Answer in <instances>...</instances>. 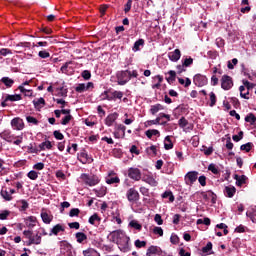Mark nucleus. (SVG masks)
Instances as JSON below:
<instances>
[{
    "label": "nucleus",
    "mask_w": 256,
    "mask_h": 256,
    "mask_svg": "<svg viewBox=\"0 0 256 256\" xmlns=\"http://www.w3.org/2000/svg\"><path fill=\"white\" fill-rule=\"evenodd\" d=\"M139 72L137 70H121L116 73L118 85H127L132 79H137Z\"/></svg>",
    "instance_id": "1"
},
{
    "label": "nucleus",
    "mask_w": 256,
    "mask_h": 256,
    "mask_svg": "<svg viewBox=\"0 0 256 256\" xmlns=\"http://www.w3.org/2000/svg\"><path fill=\"white\" fill-rule=\"evenodd\" d=\"M23 235L28 239L26 245L29 247L31 245H41L42 237L39 234H34L33 231L24 230Z\"/></svg>",
    "instance_id": "2"
},
{
    "label": "nucleus",
    "mask_w": 256,
    "mask_h": 256,
    "mask_svg": "<svg viewBox=\"0 0 256 256\" xmlns=\"http://www.w3.org/2000/svg\"><path fill=\"white\" fill-rule=\"evenodd\" d=\"M80 179L88 187H95V185H99V183H101V178H99V176L93 175V174L83 173V174H81Z\"/></svg>",
    "instance_id": "3"
},
{
    "label": "nucleus",
    "mask_w": 256,
    "mask_h": 256,
    "mask_svg": "<svg viewBox=\"0 0 256 256\" xmlns=\"http://www.w3.org/2000/svg\"><path fill=\"white\" fill-rule=\"evenodd\" d=\"M130 241L131 238L126 235L125 238H122L116 245H118V249H120L122 253H129V251H131Z\"/></svg>",
    "instance_id": "4"
},
{
    "label": "nucleus",
    "mask_w": 256,
    "mask_h": 256,
    "mask_svg": "<svg viewBox=\"0 0 256 256\" xmlns=\"http://www.w3.org/2000/svg\"><path fill=\"white\" fill-rule=\"evenodd\" d=\"M197 179H199V172L197 171L187 172L184 176V181L189 187H193V184L197 181Z\"/></svg>",
    "instance_id": "5"
},
{
    "label": "nucleus",
    "mask_w": 256,
    "mask_h": 256,
    "mask_svg": "<svg viewBox=\"0 0 256 256\" xmlns=\"http://www.w3.org/2000/svg\"><path fill=\"white\" fill-rule=\"evenodd\" d=\"M126 199H128L129 203L132 205L137 203L140 199L139 191H137L135 188H130L126 192Z\"/></svg>",
    "instance_id": "6"
},
{
    "label": "nucleus",
    "mask_w": 256,
    "mask_h": 256,
    "mask_svg": "<svg viewBox=\"0 0 256 256\" xmlns=\"http://www.w3.org/2000/svg\"><path fill=\"white\" fill-rule=\"evenodd\" d=\"M107 185H119L121 183V179L117 176L115 171L108 172V175L105 178Z\"/></svg>",
    "instance_id": "7"
},
{
    "label": "nucleus",
    "mask_w": 256,
    "mask_h": 256,
    "mask_svg": "<svg viewBox=\"0 0 256 256\" xmlns=\"http://www.w3.org/2000/svg\"><path fill=\"white\" fill-rule=\"evenodd\" d=\"M221 88L224 89V91H229L233 88V78L229 75H223L221 78Z\"/></svg>",
    "instance_id": "8"
},
{
    "label": "nucleus",
    "mask_w": 256,
    "mask_h": 256,
    "mask_svg": "<svg viewBox=\"0 0 256 256\" xmlns=\"http://www.w3.org/2000/svg\"><path fill=\"white\" fill-rule=\"evenodd\" d=\"M127 236L125 231L123 230H114L110 233V237L112 239L113 243H116V245Z\"/></svg>",
    "instance_id": "9"
},
{
    "label": "nucleus",
    "mask_w": 256,
    "mask_h": 256,
    "mask_svg": "<svg viewBox=\"0 0 256 256\" xmlns=\"http://www.w3.org/2000/svg\"><path fill=\"white\" fill-rule=\"evenodd\" d=\"M193 83L196 87H205L208 83L207 76L203 74H196L193 78Z\"/></svg>",
    "instance_id": "10"
},
{
    "label": "nucleus",
    "mask_w": 256,
    "mask_h": 256,
    "mask_svg": "<svg viewBox=\"0 0 256 256\" xmlns=\"http://www.w3.org/2000/svg\"><path fill=\"white\" fill-rule=\"evenodd\" d=\"M128 177L133 181H141V170L139 168H129Z\"/></svg>",
    "instance_id": "11"
},
{
    "label": "nucleus",
    "mask_w": 256,
    "mask_h": 256,
    "mask_svg": "<svg viewBox=\"0 0 256 256\" xmlns=\"http://www.w3.org/2000/svg\"><path fill=\"white\" fill-rule=\"evenodd\" d=\"M127 127L123 124H119L116 126V131L113 132L115 139H125V131Z\"/></svg>",
    "instance_id": "12"
},
{
    "label": "nucleus",
    "mask_w": 256,
    "mask_h": 256,
    "mask_svg": "<svg viewBox=\"0 0 256 256\" xmlns=\"http://www.w3.org/2000/svg\"><path fill=\"white\" fill-rule=\"evenodd\" d=\"M179 127L185 131V133H189V131H193V125L189 124V121L185 117H181L178 121Z\"/></svg>",
    "instance_id": "13"
},
{
    "label": "nucleus",
    "mask_w": 256,
    "mask_h": 256,
    "mask_svg": "<svg viewBox=\"0 0 256 256\" xmlns=\"http://www.w3.org/2000/svg\"><path fill=\"white\" fill-rule=\"evenodd\" d=\"M78 161L83 165H87V163H93V157L89 156L85 151L78 154Z\"/></svg>",
    "instance_id": "14"
},
{
    "label": "nucleus",
    "mask_w": 256,
    "mask_h": 256,
    "mask_svg": "<svg viewBox=\"0 0 256 256\" xmlns=\"http://www.w3.org/2000/svg\"><path fill=\"white\" fill-rule=\"evenodd\" d=\"M40 217L43 223H45L46 225H50L51 221H53V214H51L50 212H47V210L45 209H42Z\"/></svg>",
    "instance_id": "15"
},
{
    "label": "nucleus",
    "mask_w": 256,
    "mask_h": 256,
    "mask_svg": "<svg viewBox=\"0 0 256 256\" xmlns=\"http://www.w3.org/2000/svg\"><path fill=\"white\" fill-rule=\"evenodd\" d=\"M11 125H12L13 129H16L17 131H21L25 127V123H23V119H21V118L12 119Z\"/></svg>",
    "instance_id": "16"
},
{
    "label": "nucleus",
    "mask_w": 256,
    "mask_h": 256,
    "mask_svg": "<svg viewBox=\"0 0 256 256\" xmlns=\"http://www.w3.org/2000/svg\"><path fill=\"white\" fill-rule=\"evenodd\" d=\"M118 118L119 114L116 112L109 114L105 119V125H107V127H113V123H115Z\"/></svg>",
    "instance_id": "17"
},
{
    "label": "nucleus",
    "mask_w": 256,
    "mask_h": 256,
    "mask_svg": "<svg viewBox=\"0 0 256 256\" xmlns=\"http://www.w3.org/2000/svg\"><path fill=\"white\" fill-rule=\"evenodd\" d=\"M168 59H170V61H173V63H177V61L181 59V50L175 49L174 51L169 52Z\"/></svg>",
    "instance_id": "18"
},
{
    "label": "nucleus",
    "mask_w": 256,
    "mask_h": 256,
    "mask_svg": "<svg viewBox=\"0 0 256 256\" xmlns=\"http://www.w3.org/2000/svg\"><path fill=\"white\" fill-rule=\"evenodd\" d=\"M146 256H161V248L158 246H150L146 251Z\"/></svg>",
    "instance_id": "19"
},
{
    "label": "nucleus",
    "mask_w": 256,
    "mask_h": 256,
    "mask_svg": "<svg viewBox=\"0 0 256 256\" xmlns=\"http://www.w3.org/2000/svg\"><path fill=\"white\" fill-rule=\"evenodd\" d=\"M72 249H73V247L71 246V244H69L67 242H63L60 245V251H61L62 255H66V256L71 255V250Z\"/></svg>",
    "instance_id": "20"
},
{
    "label": "nucleus",
    "mask_w": 256,
    "mask_h": 256,
    "mask_svg": "<svg viewBox=\"0 0 256 256\" xmlns=\"http://www.w3.org/2000/svg\"><path fill=\"white\" fill-rule=\"evenodd\" d=\"M25 225L26 227H29V229H33V227H35V225H37V217L35 216H29L27 218H25Z\"/></svg>",
    "instance_id": "21"
},
{
    "label": "nucleus",
    "mask_w": 256,
    "mask_h": 256,
    "mask_svg": "<svg viewBox=\"0 0 256 256\" xmlns=\"http://www.w3.org/2000/svg\"><path fill=\"white\" fill-rule=\"evenodd\" d=\"M236 191L237 189L235 188V186H226L224 188V195L231 199L232 197H234Z\"/></svg>",
    "instance_id": "22"
},
{
    "label": "nucleus",
    "mask_w": 256,
    "mask_h": 256,
    "mask_svg": "<svg viewBox=\"0 0 256 256\" xmlns=\"http://www.w3.org/2000/svg\"><path fill=\"white\" fill-rule=\"evenodd\" d=\"M65 231V227L61 224H56L50 231L49 236L51 235H59V233Z\"/></svg>",
    "instance_id": "23"
},
{
    "label": "nucleus",
    "mask_w": 256,
    "mask_h": 256,
    "mask_svg": "<svg viewBox=\"0 0 256 256\" xmlns=\"http://www.w3.org/2000/svg\"><path fill=\"white\" fill-rule=\"evenodd\" d=\"M55 90L57 97H67V93H69V90L65 86L56 87Z\"/></svg>",
    "instance_id": "24"
},
{
    "label": "nucleus",
    "mask_w": 256,
    "mask_h": 256,
    "mask_svg": "<svg viewBox=\"0 0 256 256\" xmlns=\"http://www.w3.org/2000/svg\"><path fill=\"white\" fill-rule=\"evenodd\" d=\"M33 105L35 109H37V111H40L41 109H43V107H45V99L44 98L35 99L33 100Z\"/></svg>",
    "instance_id": "25"
},
{
    "label": "nucleus",
    "mask_w": 256,
    "mask_h": 256,
    "mask_svg": "<svg viewBox=\"0 0 256 256\" xmlns=\"http://www.w3.org/2000/svg\"><path fill=\"white\" fill-rule=\"evenodd\" d=\"M143 181L145 183H148V185H151V187H157L158 185L157 180H155L154 177L151 175L144 176Z\"/></svg>",
    "instance_id": "26"
},
{
    "label": "nucleus",
    "mask_w": 256,
    "mask_h": 256,
    "mask_svg": "<svg viewBox=\"0 0 256 256\" xmlns=\"http://www.w3.org/2000/svg\"><path fill=\"white\" fill-rule=\"evenodd\" d=\"M17 49L21 48L22 50L17 51V53H21L22 51H27L31 49V42H20L16 45Z\"/></svg>",
    "instance_id": "27"
},
{
    "label": "nucleus",
    "mask_w": 256,
    "mask_h": 256,
    "mask_svg": "<svg viewBox=\"0 0 256 256\" xmlns=\"http://www.w3.org/2000/svg\"><path fill=\"white\" fill-rule=\"evenodd\" d=\"M246 217H249L252 223H256V206L246 212Z\"/></svg>",
    "instance_id": "28"
},
{
    "label": "nucleus",
    "mask_w": 256,
    "mask_h": 256,
    "mask_svg": "<svg viewBox=\"0 0 256 256\" xmlns=\"http://www.w3.org/2000/svg\"><path fill=\"white\" fill-rule=\"evenodd\" d=\"M163 109H165V107L161 104H155L152 105L150 108V113L151 115H157V113H159V111H163Z\"/></svg>",
    "instance_id": "29"
},
{
    "label": "nucleus",
    "mask_w": 256,
    "mask_h": 256,
    "mask_svg": "<svg viewBox=\"0 0 256 256\" xmlns=\"http://www.w3.org/2000/svg\"><path fill=\"white\" fill-rule=\"evenodd\" d=\"M145 135L148 137V139H152L153 136L160 137L161 132H159L157 129H150L145 132Z\"/></svg>",
    "instance_id": "30"
},
{
    "label": "nucleus",
    "mask_w": 256,
    "mask_h": 256,
    "mask_svg": "<svg viewBox=\"0 0 256 256\" xmlns=\"http://www.w3.org/2000/svg\"><path fill=\"white\" fill-rule=\"evenodd\" d=\"M93 191L96 197H105V195H107V188L105 186H102L99 189H94Z\"/></svg>",
    "instance_id": "31"
},
{
    "label": "nucleus",
    "mask_w": 256,
    "mask_h": 256,
    "mask_svg": "<svg viewBox=\"0 0 256 256\" xmlns=\"http://www.w3.org/2000/svg\"><path fill=\"white\" fill-rule=\"evenodd\" d=\"M234 179L236 180V185L238 187H241V185H245V182L247 181V176H245V175H242V176L235 175Z\"/></svg>",
    "instance_id": "32"
},
{
    "label": "nucleus",
    "mask_w": 256,
    "mask_h": 256,
    "mask_svg": "<svg viewBox=\"0 0 256 256\" xmlns=\"http://www.w3.org/2000/svg\"><path fill=\"white\" fill-rule=\"evenodd\" d=\"M143 45H145V40L139 39L134 43L132 51H134V53H137V51H141V47H143Z\"/></svg>",
    "instance_id": "33"
},
{
    "label": "nucleus",
    "mask_w": 256,
    "mask_h": 256,
    "mask_svg": "<svg viewBox=\"0 0 256 256\" xmlns=\"http://www.w3.org/2000/svg\"><path fill=\"white\" fill-rule=\"evenodd\" d=\"M83 256H101L97 250L94 248H88L86 250H83Z\"/></svg>",
    "instance_id": "34"
},
{
    "label": "nucleus",
    "mask_w": 256,
    "mask_h": 256,
    "mask_svg": "<svg viewBox=\"0 0 256 256\" xmlns=\"http://www.w3.org/2000/svg\"><path fill=\"white\" fill-rule=\"evenodd\" d=\"M20 92L24 94L25 97H33V90L23 87V85L18 86Z\"/></svg>",
    "instance_id": "35"
},
{
    "label": "nucleus",
    "mask_w": 256,
    "mask_h": 256,
    "mask_svg": "<svg viewBox=\"0 0 256 256\" xmlns=\"http://www.w3.org/2000/svg\"><path fill=\"white\" fill-rule=\"evenodd\" d=\"M100 222L101 218L97 214H93L88 220V223H90V225H99Z\"/></svg>",
    "instance_id": "36"
},
{
    "label": "nucleus",
    "mask_w": 256,
    "mask_h": 256,
    "mask_svg": "<svg viewBox=\"0 0 256 256\" xmlns=\"http://www.w3.org/2000/svg\"><path fill=\"white\" fill-rule=\"evenodd\" d=\"M21 99H22L21 94H14V95L7 94L5 97V101H11V102L21 101Z\"/></svg>",
    "instance_id": "37"
},
{
    "label": "nucleus",
    "mask_w": 256,
    "mask_h": 256,
    "mask_svg": "<svg viewBox=\"0 0 256 256\" xmlns=\"http://www.w3.org/2000/svg\"><path fill=\"white\" fill-rule=\"evenodd\" d=\"M1 83H4L5 87L11 88V87H13L15 81L9 77H2Z\"/></svg>",
    "instance_id": "38"
},
{
    "label": "nucleus",
    "mask_w": 256,
    "mask_h": 256,
    "mask_svg": "<svg viewBox=\"0 0 256 256\" xmlns=\"http://www.w3.org/2000/svg\"><path fill=\"white\" fill-rule=\"evenodd\" d=\"M0 195L4 201H13V196H11L10 192L7 190L2 189Z\"/></svg>",
    "instance_id": "39"
},
{
    "label": "nucleus",
    "mask_w": 256,
    "mask_h": 256,
    "mask_svg": "<svg viewBox=\"0 0 256 256\" xmlns=\"http://www.w3.org/2000/svg\"><path fill=\"white\" fill-rule=\"evenodd\" d=\"M77 243H83V241H87V236L83 232H77L75 234Z\"/></svg>",
    "instance_id": "40"
},
{
    "label": "nucleus",
    "mask_w": 256,
    "mask_h": 256,
    "mask_svg": "<svg viewBox=\"0 0 256 256\" xmlns=\"http://www.w3.org/2000/svg\"><path fill=\"white\" fill-rule=\"evenodd\" d=\"M162 199H169L170 203H173V201H175V196L173 195V192L165 191L162 194Z\"/></svg>",
    "instance_id": "41"
},
{
    "label": "nucleus",
    "mask_w": 256,
    "mask_h": 256,
    "mask_svg": "<svg viewBox=\"0 0 256 256\" xmlns=\"http://www.w3.org/2000/svg\"><path fill=\"white\" fill-rule=\"evenodd\" d=\"M52 147H53V145L51 144V141H49V140L39 144L40 151H45V149H52Z\"/></svg>",
    "instance_id": "42"
},
{
    "label": "nucleus",
    "mask_w": 256,
    "mask_h": 256,
    "mask_svg": "<svg viewBox=\"0 0 256 256\" xmlns=\"http://www.w3.org/2000/svg\"><path fill=\"white\" fill-rule=\"evenodd\" d=\"M169 77L166 78V81L171 85L177 77V73L174 70L168 72Z\"/></svg>",
    "instance_id": "43"
},
{
    "label": "nucleus",
    "mask_w": 256,
    "mask_h": 256,
    "mask_svg": "<svg viewBox=\"0 0 256 256\" xmlns=\"http://www.w3.org/2000/svg\"><path fill=\"white\" fill-rule=\"evenodd\" d=\"M164 141V148L167 151H169V149H173V142L171 141V136H166Z\"/></svg>",
    "instance_id": "44"
},
{
    "label": "nucleus",
    "mask_w": 256,
    "mask_h": 256,
    "mask_svg": "<svg viewBox=\"0 0 256 256\" xmlns=\"http://www.w3.org/2000/svg\"><path fill=\"white\" fill-rule=\"evenodd\" d=\"M27 178L31 179V181H37V179L39 178V172L31 170L27 173Z\"/></svg>",
    "instance_id": "45"
},
{
    "label": "nucleus",
    "mask_w": 256,
    "mask_h": 256,
    "mask_svg": "<svg viewBox=\"0 0 256 256\" xmlns=\"http://www.w3.org/2000/svg\"><path fill=\"white\" fill-rule=\"evenodd\" d=\"M239 91L240 97H242V99H249V90H246L245 86H240Z\"/></svg>",
    "instance_id": "46"
},
{
    "label": "nucleus",
    "mask_w": 256,
    "mask_h": 256,
    "mask_svg": "<svg viewBox=\"0 0 256 256\" xmlns=\"http://www.w3.org/2000/svg\"><path fill=\"white\" fill-rule=\"evenodd\" d=\"M246 123H250V125H255L256 123V117L253 113H250L245 117Z\"/></svg>",
    "instance_id": "47"
},
{
    "label": "nucleus",
    "mask_w": 256,
    "mask_h": 256,
    "mask_svg": "<svg viewBox=\"0 0 256 256\" xmlns=\"http://www.w3.org/2000/svg\"><path fill=\"white\" fill-rule=\"evenodd\" d=\"M129 226L136 229V231H141V229H143V226H141L137 220L130 221Z\"/></svg>",
    "instance_id": "48"
},
{
    "label": "nucleus",
    "mask_w": 256,
    "mask_h": 256,
    "mask_svg": "<svg viewBox=\"0 0 256 256\" xmlns=\"http://www.w3.org/2000/svg\"><path fill=\"white\" fill-rule=\"evenodd\" d=\"M208 171H211V173H213L214 175H219L220 173L219 167L215 164H210L208 166Z\"/></svg>",
    "instance_id": "49"
},
{
    "label": "nucleus",
    "mask_w": 256,
    "mask_h": 256,
    "mask_svg": "<svg viewBox=\"0 0 256 256\" xmlns=\"http://www.w3.org/2000/svg\"><path fill=\"white\" fill-rule=\"evenodd\" d=\"M241 151H246V153H249V151H251V149H253V143L248 142L246 144L241 145L240 147Z\"/></svg>",
    "instance_id": "50"
},
{
    "label": "nucleus",
    "mask_w": 256,
    "mask_h": 256,
    "mask_svg": "<svg viewBox=\"0 0 256 256\" xmlns=\"http://www.w3.org/2000/svg\"><path fill=\"white\" fill-rule=\"evenodd\" d=\"M147 155H157V146L152 145L148 148H146Z\"/></svg>",
    "instance_id": "51"
},
{
    "label": "nucleus",
    "mask_w": 256,
    "mask_h": 256,
    "mask_svg": "<svg viewBox=\"0 0 256 256\" xmlns=\"http://www.w3.org/2000/svg\"><path fill=\"white\" fill-rule=\"evenodd\" d=\"M85 91H87V88L85 86V83H80L78 84V86H76L75 88V92L76 93H85Z\"/></svg>",
    "instance_id": "52"
},
{
    "label": "nucleus",
    "mask_w": 256,
    "mask_h": 256,
    "mask_svg": "<svg viewBox=\"0 0 256 256\" xmlns=\"http://www.w3.org/2000/svg\"><path fill=\"white\" fill-rule=\"evenodd\" d=\"M26 121L27 123H30V125H39V120L33 116H27Z\"/></svg>",
    "instance_id": "53"
},
{
    "label": "nucleus",
    "mask_w": 256,
    "mask_h": 256,
    "mask_svg": "<svg viewBox=\"0 0 256 256\" xmlns=\"http://www.w3.org/2000/svg\"><path fill=\"white\" fill-rule=\"evenodd\" d=\"M0 55H2V57H7V55H13V51L9 48H1Z\"/></svg>",
    "instance_id": "54"
},
{
    "label": "nucleus",
    "mask_w": 256,
    "mask_h": 256,
    "mask_svg": "<svg viewBox=\"0 0 256 256\" xmlns=\"http://www.w3.org/2000/svg\"><path fill=\"white\" fill-rule=\"evenodd\" d=\"M242 83H243V85H244V86H243L244 89H246V90H248V91H251V89H253V87H255V84L249 82L248 80H243Z\"/></svg>",
    "instance_id": "55"
},
{
    "label": "nucleus",
    "mask_w": 256,
    "mask_h": 256,
    "mask_svg": "<svg viewBox=\"0 0 256 256\" xmlns=\"http://www.w3.org/2000/svg\"><path fill=\"white\" fill-rule=\"evenodd\" d=\"M216 103H217V96L215 95L214 92H211L210 93V104H209L210 107H215Z\"/></svg>",
    "instance_id": "56"
},
{
    "label": "nucleus",
    "mask_w": 256,
    "mask_h": 256,
    "mask_svg": "<svg viewBox=\"0 0 256 256\" xmlns=\"http://www.w3.org/2000/svg\"><path fill=\"white\" fill-rule=\"evenodd\" d=\"M134 245H135V247H137V249H141L143 247H147V242L146 241H141V240L137 239L134 242Z\"/></svg>",
    "instance_id": "57"
},
{
    "label": "nucleus",
    "mask_w": 256,
    "mask_h": 256,
    "mask_svg": "<svg viewBox=\"0 0 256 256\" xmlns=\"http://www.w3.org/2000/svg\"><path fill=\"white\" fill-rule=\"evenodd\" d=\"M53 135H54L55 139H57L58 141H63V139H65V136L59 130H55L53 132Z\"/></svg>",
    "instance_id": "58"
},
{
    "label": "nucleus",
    "mask_w": 256,
    "mask_h": 256,
    "mask_svg": "<svg viewBox=\"0 0 256 256\" xmlns=\"http://www.w3.org/2000/svg\"><path fill=\"white\" fill-rule=\"evenodd\" d=\"M159 118H156L154 120H148L145 122V127H151V125H159Z\"/></svg>",
    "instance_id": "59"
},
{
    "label": "nucleus",
    "mask_w": 256,
    "mask_h": 256,
    "mask_svg": "<svg viewBox=\"0 0 256 256\" xmlns=\"http://www.w3.org/2000/svg\"><path fill=\"white\" fill-rule=\"evenodd\" d=\"M81 77H83V79H85V81H89V79H91V71L89 70H84L81 73Z\"/></svg>",
    "instance_id": "60"
},
{
    "label": "nucleus",
    "mask_w": 256,
    "mask_h": 256,
    "mask_svg": "<svg viewBox=\"0 0 256 256\" xmlns=\"http://www.w3.org/2000/svg\"><path fill=\"white\" fill-rule=\"evenodd\" d=\"M79 213H81V210H79V208H73L70 210L69 215L70 217H79Z\"/></svg>",
    "instance_id": "61"
},
{
    "label": "nucleus",
    "mask_w": 256,
    "mask_h": 256,
    "mask_svg": "<svg viewBox=\"0 0 256 256\" xmlns=\"http://www.w3.org/2000/svg\"><path fill=\"white\" fill-rule=\"evenodd\" d=\"M19 203H21L20 211H27L29 209V203L26 200H20Z\"/></svg>",
    "instance_id": "62"
},
{
    "label": "nucleus",
    "mask_w": 256,
    "mask_h": 256,
    "mask_svg": "<svg viewBox=\"0 0 256 256\" xmlns=\"http://www.w3.org/2000/svg\"><path fill=\"white\" fill-rule=\"evenodd\" d=\"M211 249H213V243L208 242L206 246L202 248V253L207 254Z\"/></svg>",
    "instance_id": "63"
},
{
    "label": "nucleus",
    "mask_w": 256,
    "mask_h": 256,
    "mask_svg": "<svg viewBox=\"0 0 256 256\" xmlns=\"http://www.w3.org/2000/svg\"><path fill=\"white\" fill-rule=\"evenodd\" d=\"M182 64L184 65V67H191V65H193V58H185Z\"/></svg>",
    "instance_id": "64"
}]
</instances>
